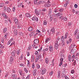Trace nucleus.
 Wrapping results in <instances>:
<instances>
[{"mask_svg": "<svg viewBox=\"0 0 79 79\" xmlns=\"http://www.w3.org/2000/svg\"><path fill=\"white\" fill-rule=\"evenodd\" d=\"M32 19L33 21H35V17H33L32 18Z\"/></svg>", "mask_w": 79, "mask_h": 79, "instance_id": "nucleus-46", "label": "nucleus"}, {"mask_svg": "<svg viewBox=\"0 0 79 79\" xmlns=\"http://www.w3.org/2000/svg\"><path fill=\"white\" fill-rule=\"evenodd\" d=\"M12 73H14V74H15V73H16V71L14 69L12 70Z\"/></svg>", "mask_w": 79, "mask_h": 79, "instance_id": "nucleus-61", "label": "nucleus"}, {"mask_svg": "<svg viewBox=\"0 0 79 79\" xmlns=\"http://www.w3.org/2000/svg\"><path fill=\"white\" fill-rule=\"evenodd\" d=\"M19 35H21L22 36L24 35V34L22 32H19Z\"/></svg>", "mask_w": 79, "mask_h": 79, "instance_id": "nucleus-35", "label": "nucleus"}, {"mask_svg": "<svg viewBox=\"0 0 79 79\" xmlns=\"http://www.w3.org/2000/svg\"><path fill=\"white\" fill-rule=\"evenodd\" d=\"M68 35V33H66L65 34V36L64 38V39H66V38H67V37Z\"/></svg>", "mask_w": 79, "mask_h": 79, "instance_id": "nucleus-24", "label": "nucleus"}, {"mask_svg": "<svg viewBox=\"0 0 79 79\" xmlns=\"http://www.w3.org/2000/svg\"><path fill=\"white\" fill-rule=\"evenodd\" d=\"M67 76L66 75H65L64 76V77L65 79H69V78L67 77Z\"/></svg>", "mask_w": 79, "mask_h": 79, "instance_id": "nucleus-62", "label": "nucleus"}, {"mask_svg": "<svg viewBox=\"0 0 79 79\" xmlns=\"http://www.w3.org/2000/svg\"><path fill=\"white\" fill-rule=\"evenodd\" d=\"M2 16H3L4 17H6V18H8V16L6 15L5 13L4 12H3L2 13Z\"/></svg>", "mask_w": 79, "mask_h": 79, "instance_id": "nucleus-16", "label": "nucleus"}, {"mask_svg": "<svg viewBox=\"0 0 79 79\" xmlns=\"http://www.w3.org/2000/svg\"><path fill=\"white\" fill-rule=\"evenodd\" d=\"M39 52L37 51H35V55H39Z\"/></svg>", "mask_w": 79, "mask_h": 79, "instance_id": "nucleus-40", "label": "nucleus"}, {"mask_svg": "<svg viewBox=\"0 0 79 79\" xmlns=\"http://www.w3.org/2000/svg\"><path fill=\"white\" fill-rule=\"evenodd\" d=\"M53 71H51L49 73L50 75H51V76H52V74H53Z\"/></svg>", "mask_w": 79, "mask_h": 79, "instance_id": "nucleus-54", "label": "nucleus"}, {"mask_svg": "<svg viewBox=\"0 0 79 79\" xmlns=\"http://www.w3.org/2000/svg\"><path fill=\"white\" fill-rule=\"evenodd\" d=\"M31 61H34V56H32L31 57Z\"/></svg>", "mask_w": 79, "mask_h": 79, "instance_id": "nucleus-30", "label": "nucleus"}, {"mask_svg": "<svg viewBox=\"0 0 79 79\" xmlns=\"http://www.w3.org/2000/svg\"><path fill=\"white\" fill-rule=\"evenodd\" d=\"M76 39H79V33H78L77 34V36L76 37Z\"/></svg>", "mask_w": 79, "mask_h": 79, "instance_id": "nucleus-38", "label": "nucleus"}, {"mask_svg": "<svg viewBox=\"0 0 79 79\" xmlns=\"http://www.w3.org/2000/svg\"><path fill=\"white\" fill-rule=\"evenodd\" d=\"M74 70L73 69L71 71V73L72 74H74Z\"/></svg>", "mask_w": 79, "mask_h": 79, "instance_id": "nucleus-44", "label": "nucleus"}, {"mask_svg": "<svg viewBox=\"0 0 79 79\" xmlns=\"http://www.w3.org/2000/svg\"><path fill=\"white\" fill-rule=\"evenodd\" d=\"M23 55H22L21 56H20L19 58V59L20 60H23Z\"/></svg>", "mask_w": 79, "mask_h": 79, "instance_id": "nucleus-31", "label": "nucleus"}, {"mask_svg": "<svg viewBox=\"0 0 79 79\" xmlns=\"http://www.w3.org/2000/svg\"><path fill=\"white\" fill-rule=\"evenodd\" d=\"M60 74H61V73H60V72L58 71V78H60Z\"/></svg>", "mask_w": 79, "mask_h": 79, "instance_id": "nucleus-34", "label": "nucleus"}, {"mask_svg": "<svg viewBox=\"0 0 79 79\" xmlns=\"http://www.w3.org/2000/svg\"><path fill=\"white\" fill-rule=\"evenodd\" d=\"M6 31H7V28H5L3 29V33H6Z\"/></svg>", "mask_w": 79, "mask_h": 79, "instance_id": "nucleus-28", "label": "nucleus"}, {"mask_svg": "<svg viewBox=\"0 0 79 79\" xmlns=\"http://www.w3.org/2000/svg\"><path fill=\"white\" fill-rule=\"evenodd\" d=\"M0 47L1 48H4V46L2 45L1 44H0Z\"/></svg>", "mask_w": 79, "mask_h": 79, "instance_id": "nucleus-39", "label": "nucleus"}, {"mask_svg": "<svg viewBox=\"0 0 79 79\" xmlns=\"http://www.w3.org/2000/svg\"><path fill=\"white\" fill-rule=\"evenodd\" d=\"M74 6L75 8H77V6H77V4H75L74 5Z\"/></svg>", "mask_w": 79, "mask_h": 79, "instance_id": "nucleus-48", "label": "nucleus"}, {"mask_svg": "<svg viewBox=\"0 0 79 79\" xmlns=\"http://www.w3.org/2000/svg\"><path fill=\"white\" fill-rule=\"evenodd\" d=\"M78 31L79 30H78V29H76V30L74 32V36H76V35H77V33L78 32Z\"/></svg>", "mask_w": 79, "mask_h": 79, "instance_id": "nucleus-17", "label": "nucleus"}, {"mask_svg": "<svg viewBox=\"0 0 79 79\" xmlns=\"http://www.w3.org/2000/svg\"><path fill=\"white\" fill-rule=\"evenodd\" d=\"M74 45V44H72L71 45V47L72 48H73V47Z\"/></svg>", "mask_w": 79, "mask_h": 79, "instance_id": "nucleus-58", "label": "nucleus"}, {"mask_svg": "<svg viewBox=\"0 0 79 79\" xmlns=\"http://www.w3.org/2000/svg\"><path fill=\"white\" fill-rule=\"evenodd\" d=\"M48 11V15H51L52 12V9H49Z\"/></svg>", "mask_w": 79, "mask_h": 79, "instance_id": "nucleus-25", "label": "nucleus"}, {"mask_svg": "<svg viewBox=\"0 0 79 79\" xmlns=\"http://www.w3.org/2000/svg\"><path fill=\"white\" fill-rule=\"evenodd\" d=\"M6 11L8 13L10 12V11H11V9H10V8L7 7Z\"/></svg>", "mask_w": 79, "mask_h": 79, "instance_id": "nucleus-26", "label": "nucleus"}, {"mask_svg": "<svg viewBox=\"0 0 79 79\" xmlns=\"http://www.w3.org/2000/svg\"><path fill=\"white\" fill-rule=\"evenodd\" d=\"M51 32H52V34H54V33H55V28H52L51 29Z\"/></svg>", "mask_w": 79, "mask_h": 79, "instance_id": "nucleus-12", "label": "nucleus"}, {"mask_svg": "<svg viewBox=\"0 0 79 79\" xmlns=\"http://www.w3.org/2000/svg\"><path fill=\"white\" fill-rule=\"evenodd\" d=\"M76 50L75 49H73L70 51V53L73 55V54H74L76 53Z\"/></svg>", "mask_w": 79, "mask_h": 79, "instance_id": "nucleus-4", "label": "nucleus"}, {"mask_svg": "<svg viewBox=\"0 0 79 79\" xmlns=\"http://www.w3.org/2000/svg\"><path fill=\"white\" fill-rule=\"evenodd\" d=\"M12 10L13 11V12H15V7H14L12 9Z\"/></svg>", "mask_w": 79, "mask_h": 79, "instance_id": "nucleus-60", "label": "nucleus"}, {"mask_svg": "<svg viewBox=\"0 0 79 79\" xmlns=\"http://www.w3.org/2000/svg\"><path fill=\"white\" fill-rule=\"evenodd\" d=\"M47 21L44 20L43 22V25H47Z\"/></svg>", "mask_w": 79, "mask_h": 79, "instance_id": "nucleus-33", "label": "nucleus"}, {"mask_svg": "<svg viewBox=\"0 0 79 79\" xmlns=\"http://www.w3.org/2000/svg\"><path fill=\"white\" fill-rule=\"evenodd\" d=\"M37 71V70L36 69L34 70L33 71V76H35L36 75V72Z\"/></svg>", "mask_w": 79, "mask_h": 79, "instance_id": "nucleus-13", "label": "nucleus"}, {"mask_svg": "<svg viewBox=\"0 0 79 79\" xmlns=\"http://www.w3.org/2000/svg\"><path fill=\"white\" fill-rule=\"evenodd\" d=\"M28 31H32L33 30V28L31 27H28Z\"/></svg>", "mask_w": 79, "mask_h": 79, "instance_id": "nucleus-18", "label": "nucleus"}, {"mask_svg": "<svg viewBox=\"0 0 79 79\" xmlns=\"http://www.w3.org/2000/svg\"><path fill=\"white\" fill-rule=\"evenodd\" d=\"M50 21H52V20H53V15H52V16H50Z\"/></svg>", "mask_w": 79, "mask_h": 79, "instance_id": "nucleus-27", "label": "nucleus"}, {"mask_svg": "<svg viewBox=\"0 0 79 79\" xmlns=\"http://www.w3.org/2000/svg\"><path fill=\"white\" fill-rule=\"evenodd\" d=\"M46 73V69H44L41 72V74L44 75Z\"/></svg>", "mask_w": 79, "mask_h": 79, "instance_id": "nucleus-10", "label": "nucleus"}, {"mask_svg": "<svg viewBox=\"0 0 79 79\" xmlns=\"http://www.w3.org/2000/svg\"><path fill=\"white\" fill-rule=\"evenodd\" d=\"M62 64H63V62H61L59 64V66H61Z\"/></svg>", "mask_w": 79, "mask_h": 79, "instance_id": "nucleus-49", "label": "nucleus"}, {"mask_svg": "<svg viewBox=\"0 0 79 79\" xmlns=\"http://www.w3.org/2000/svg\"><path fill=\"white\" fill-rule=\"evenodd\" d=\"M64 21H67V18L66 17H64Z\"/></svg>", "mask_w": 79, "mask_h": 79, "instance_id": "nucleus-55", "label": "nucleus"}, {"mask_svg": "<svg viewBox=\"0 0 79 79\" xmlns=\"http://www.w3.org/2000/svg\"><path fill=\"white\" fill-rule=\"evenodd\" d=\"M59 11L60 12H62V11H63V9H60L59 10Z\"/></svg>", "mask_w": 79, "mask_h": 79, "instance_id": "nucleus-57", "label": "nucleus"}, {"mask_svg": "<svg viewBox=\"0 0 79 79\" xmlns=\"http://www.w3.org/2000/svg\"><path fill=\"white\" fill-rule=\"evenodd\" d=\"M14 32L15 35H16L18 34V31H17L16 30H14Z\"/></svg>", "mask_w": 79, "mask_h": 79, "instance_id": "nucleus-23", "label": "nucleus"}, {"mask_svg": "<svg viewBox=\"0 0 79 79\" xmlns=\"http://www.w3.org/2000/svg\"><path fill=\"white\" fill-rule=\"evenodd\" d=\"M60 40V38L58 37L57 40L56 41L55 44L54 46V48H56V49H58V46L60 45V43L58 44V41Z\"/></svg>", "mask_w": 79, "mask_h": 79, "instance_id": "nucleus-1", "label": "nucleus"}, {"mask_svg": "<svg viewBox=\"0 0 79 79\" xmlns=\"http://www.w3.org/2000/svg\"><path fill=\"white\" fill-rule=\"evenodd\" d=\"M0 7H3V3H1L0 4Z\"/></svg>", "mask_w": 79, "mask_h": 79, "instance_id": "nucleus-52", "label": "nucleus"}, {"mask_svg": "<svg viewBox=\"0 0 79 79\" xmlns=\"http://www.w3.org/2000/svg\"><path fill=\"white\" fill-rule=\"evenodd\" d=\"M42 52H43V56H45V51H44V50L42 51Z\"/></svg>", "mask_w": 79, "mask_h": 79, "instance_id": "nucleus-42", "label": "nucleus"}, {"mask_svg": "<svg viewBox=\"0 0 79 79\" xmlns=\"http://www.w3.org/2000/svg\"><path fill=\"white\" fill-rule=\"evenodd\" d=\"M31 48H32V47H31V46H29L27 49L28 50H31Z\"/></svg>", "mask_w": 79, "mask_h": 79, "instance_id": "nucleus-41", "label": "nucleus"}, {"mask_svg": "<svg viewBox=\"0 0 79 79\" xmlns=\"http://www.w3.org/2000/svg\"><path fill=\"white\" fill-rule=\"evenodd\" d=\"M3 9L4 10H5V11H6L7 9H6V6H4V8Z\"/></svg>", "mask_w": 79, "mask_h": 79, "instance_id": "nucleus-47", "label": "nucleus"}, {"mask_svg": "<svg viewBox=\"0 0 79 79\" xmlns=\"http://www.w3.org/2000/svg\"><path fill=\"white\" fill-rule=\"evenodd\" d=\"M49 49L50 52H53V48H52V46H51L49 47Z\"/></svg>", "mask_w": 79, "mask_h": 79, "instance_id": "nucleus-19", "label": "nucleus"}, {"mask_svg": "<svg viewBox=\"0 0 79 79\" xmlns=\"http://www.w3.org/2000/svg\"><path fill=\"white\" fill-rule=\"evenodd\" d=\"M19 73L20 75H21V76H24V74L23 73V70H19Z\"/></svg>", "mask_w": 79, "mask_h": 79, "instance_id": "nucleus-5", "label": "nucleus"}, {"mask_svg": "<svg viewBox=\"0 0 79 79\" xmlns=\"http://www.w3.org/2000/svg\"><path fill=\"white\" fill-rule=\"evenodd\" d=\"M14 21L15 22L16 24H18V20L16 18H14Z\"/></svg>", "mask_w": 79, "mask_h": 79, "instance_id": "nucleus-8", "label": "nucleus"}, {"mask_svg": "<svg viewBox=\"0 0 79 79\" xmlns=\"http://www.w3.org/2000/svg\"><path fill=\"white\" fill-rule=\"evenodd\" d=\"M42 11H46L47 9L46 8L43 9L42 10Z\"/></svg>", "mask_w": 79, "mask_h": 79, "instance_id": "nucleus-56", "label": "nucleus"}, {"mask_svg": "<svg viewBox=\"0 0 79 79\" xmlns=\"http://www.w3.org/2000/svg\"><path fill=\"white\" fill-rule=\"evenodd\" d=\"M72 57H71V55H69L68 56V60L69 61H71V59Z\"/></svg>", "mask_w": 79, "mask_h": 79, "instance_id": "nucleus-11", "label": "nucleus"}, {"mask_svg": "<svg viewBox=\"0 0 79 79\" xmlns=\"http://www.w3.org/2000/svg\"><path fill=\"white\" fill-rule=\"evenodd\" d=\"M10 60H11V61H13L14 60V58L13 57H11L10 58Z\"/></svg>", "mask_w": 79, "mask_h": 79, "instance_id": "nucleus-43", "label": "nucleus"}, {"mask_svg": "<svg viewBox=\"0 0 79 79\" xmlns=\"http://www.w3.org/2000/svg\"><path fill=\"white\" fill-rule=\"evenodd\" d=\"M25 16H26V17H27V18H30V14L28 13H26L25 14Z\"/></svg>", "mask_w": 79, "mask_h": 79, "instance_id": "nucleus-20", "label": "nucleus"}, {"mask_svg": "<svg viewBox=\"0 0 79 79\" xmlns=\"http://www.w3.org/2000/svg\"><path fill=\"white\" fill-rule=\"evenodd\" d=\"M76 60H75L73 62V64L74 66H75V65H76Z\"/></svg>", "mask_w": 79, "mask_h": 79, "instance_id": "nucleus-51", "label": "nucleus"}, {"mask_svg": "<svg viewBox=\"0 0 79 79\" xmlns=\"http://www.w3.org/2000/svg\"><path fill=\"white\" fill-rule=\"evenodd\" d=\"M42 58V55H39L35 59V62H37L39 61V60H40V58Z\"/></svg>", "mask_w": 79, "mask_h": 79, "instance_id": "nucleus-3", "label": "nucleus"}, {"mask_svg": "<svg viewBox=\"0 0 79 79\" xmlns=\"http://www.w3.org/2000/svg\"><path fill=\"white\" fill-rule=\"evenodd\" d=\"M24 70L25 72V73H28V70H27V69L26 68H24Z\"/></svg>", "mask_w": 79, "mask_h": 79, "instance_id": "nucleus-29", "label": "nucleus"}, {"mask_svg": "<svg viewBox=\"0 0 79 79\" xmlns=\"http://www.w3.org/2000/svg\"><path fill=\"white\" fill-rule=\"evenodd\" d=\"M17 53V55H19L20 54V53H21V50L19 49L17 50V51L16 52V53Z\"/></svg>", "mask_w": 79, "mask_h": 79, "instance_id": "nucleus-15", "label": "nucleus"}, {"mask_svg": "<svg viewBox=\"0 0 79 79\" xmlns=\"http://www.w3.org/2000/svg\"><path fill=\"white\" fill-rule=\"evenodd\" d=\"M56 15L57 16H61V15H62V14H61V13H58L56 14Z\"/></svg>", "mask_w": 79, "mask_h": 79, "instance_id": "nucleus-32", "label": "nucleus"}, {"mask_svg": "<svg viewBox=\"0 0 79 79\" xmlns=\"http://www.w3.org/2000/svg\"><path fill=\"white\" fill-rule=\"evenodd\" d=\"M16 53V51L15 50L13 51L11 53V55L12 56H15V54Z\"/></svg>", "mask_w": 79, "mask_h": 79, "instance_id": "nucleus-6", "label": "nucleus"}, {"mask_svg": "<svg viewBox=\"0 0 79 79\" xmlns=\"http://www.w3.org/2000/svg\"><path fill=\"white\" fill-rule=\"evenodd\" d=\"M12 63H13V61L12 60H10L9 61V63L10 64H11Z\"/></svg>", "mask_w": 79, "mask_h": 79, "instance_id": "nucleus-63", "label": "nucleus"}, {"mask_svg": "<svg viewBox=\"0 0 79 79\" xmlns=\"http://www.w3.org/2000/svg\"><path fill=\"white\" fill-rule=\"evenodd\" d=\"M48 49L49 48H47L45 49H44L43 51H44V52H45V51H47V50H48Z\"/></svg>", "mask_w": 79, "mask_h": 79, "instance_id": "nucleus-37", "label": "nucleus"}, {"mask_svg": "<svg viewBox=\"0 0 79 79\" xmlns=\"http://www.w3.org/2000/svg\"><path fill=\"white\" fill-rule=\"evenodd\" d=\"M30 77V75H28L27 77L26 78V79H29Z\"/></svg>", "mask_w": 79, "mask_h": 79, "instance_id": "nucleus-64", "label": "nucleus"}, {"mask_svg": "<svg viewBox=\"0 0 79 79\" xmlns=\"http://www.w3.org/2000/svg\"><path fill=\"white\" fill-rule=\"evenodd\" d=\"M34 43L35 44H39V40L38 39L35 40L34 41Z\"/></svg>", "mask_w": 79, "mask_h": 79, "instance_id": "nucleus-7", "label": "nucleus"}, {"mask_svg": "<svg viewBox=\"0 0 79 79\" xmlns=\"http://www.w3.org/2000/svg\"><path fill=\"white\" fill-rule=\"evenodd\" d=\"M61 41V45L62 47H63L65 45V42H64V36H61L60 39Z\"/></svg>", "mask_w": 79, "mask_h": 79, "instance_id": "nucleus-2", "label": "nucleus"}, {"mask_svg": "<svg viewBox=\"0 0 79 79\" xmlns=\"http://www.w3.org/2000/svg\"><path fill=\"white\" fill-rule=\"evenodd\" d=\"M42 3H43V2H42V1H39L38 2V3L39 4H42Z\"/></svg>", "mask_w": 79, "mask_h": 79, "instance_id": "nucleus-53", "label": "nucleus"}, {"mask_svg": "<svg viewBox=\"0 0 79 79\" xmlns=\"http://www.w3.org/2000/svg\"><path fill=\"white\" fill-rule=\"evenodd\" d=\"M45 61L46 63H47V64H48V62H49V59L47 58H46L45 59Z\"/></svg>", "mask_w": 79, "mask_h": 79, "instance_id": "nucleus-21", "label": "nucleus"}, {"mask_svg": "<svg viewBox=\"0 0 79 79\" xmlns=\"http://www.w3.org/2000/svg\"><path fill=\"white\" fill-rule=\"evenodd\" d=\"M12 77L13 79H17V77L15 74H13L12 75Z\"/></svg>", "mask_w": 79, "mask_h": 79, "instance_id": "nucleus-14", "label": "nucleus"}, {"mask_svg": "<svg viewBox=\"0 0 79 79\" xmlns=\"http://www.w3.org/2000/svg\"><path fill=\"white\" fill-rule=\"evenodd\" d=\"M42 31L43 32H45V28H43L42 29Z\"/></svg>", "mask_w": 79, "mask_h": 79, "instance_id": "nucleus-45", "label": "nucleus"}, {"mask_svg": "<svg viewBox=\"0 0 79 79\" xmlns=\"http://www.w3.org/2000/svg\"><path fill=\"white\" fill-rule=\"evenodd\" d=\"M66 66H67V64H65L63 65L62 66L63 67H64V68H65V67H66Z\"/></svg>", "mask_w": 79, "mask_h": 79, "instance_id": "nucleus-50", "label": "nucleus"}, {"mask_svg": "<svg viewBox=\"0 0 79 79\" xmlns=\"http://www.w3.org/2000/svg\"><path fill=\"white\" fill-rule=\"evenodd\" d=\"M15 43L14 42L12 43L9 46V47H11V46H12L13 45H15Z\"/></svg>", "mask_w": 79, "mask_h": 79, "instance_id": "nucleus-59", "label": "nucleus"}, {"mask_svg": "<svg viewBox=\"0 0 79 79\" xmlns=\"http://www.w3.org/2000/svg\"><path fill=\"white\" fill-rule=\"evenodd\" d=\"M36 67L37 69H39L40 68V65L39 64H36Z\"/></svg>", "mask_w": 79, "mask_h": 79, "instance_id": "nucleus-36", "label": "nucleus"}, {"mask_svg": "<svg viewBox=\"0 0 79 79\" xmlns=\"http://www.w3.org/2000/svg\"><path fill=\"white\" fill-rule=\"evenodd\" d=\"M35 12L36 15H40V13L39 12V11H38V10L37 9H35Z\"/></svg>", "mask_w": 79, "mask_h": 79, "instance_id": "nucleus-9", "label": "nucleus"}, {"mask_svg": "<svg viewBox=\"0 0 79 79\" xmlns=\"http://www.w3.org/2000/svg\"><path fill=\"white\" fill-rule=\"evenodd\" d=\"M51 39V38H47L46 39V40L45 42H46V43H47L48 42H49V41H50V40Z\"/></svg>", "mask_w": 79, "mask_h": 79, "instance_id": "nucleus-22", "label": "nucleus"}]
</instances>
